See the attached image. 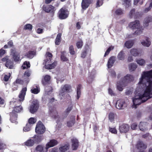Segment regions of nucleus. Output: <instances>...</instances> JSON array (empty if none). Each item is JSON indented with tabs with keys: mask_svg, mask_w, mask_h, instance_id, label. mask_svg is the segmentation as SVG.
<instances>
[{
	"mask_svg": "<svg viewBox=\"0 0 152 152\" xmlns=\"http://www.w3.org/2000/svg\"><path fill=\"white\" fill-rule=\"evenodd\" d=\"M5 53L6 51L5 50L2 48L0 50V57H2L5 54Z\"/></svg>",
	"mask_w": 152,
	"mask_h": 152,
	"instance_id": "052dcab7",
	"label": "nucleus"
},
{
	"mask_svg": "<svg viewBox=\"0 0 152 152\" xmlns=\"http://www.w3.org/2000/svg\"><path fill=\"white\" fill-rule=\"evenodd\" d=\"M109 131L111 132L112 133L116 134H117V132L116 129L115 128H111L109 127Z\"/></svg>",
	"mask_w": 152,
	"mask_h": 152,
	"instance_id": "4d7b16f0",
	"label": "nucleus"
},
{
	"mask_svg": "<svg viewBox=\"0 0 152 152\" xmlns=\"http://www.w3.org/2000/svg\"><path fill=\"white\" fill-rule=\"evenodd\" d=\"M103 4V1L102 0H97L96 4V7H98L102 6Z\"/></svg>",
	"mask_w": 152,
	"mask_h": 152,
	"instance_id": "5fc2aeb1",
	"label": "nucleus"
},
{
	"mask_svg": "<svg viewBox=\"0 0 152 152\" xmlns=\"http://www.w3.org/2000/svg\"><path fill=\"white\" fill-rule=\"evenodd\" d=\"M125 58V53L122 50L118 54L117 56L118 58L121 60H124Z\"/></svg>",
	"mask_w": 152,
	"mask_h": 152,
	"instance_id": "7c9ffc66",
	"label": "nucleus"
},
{
	"mask_svg": "<svg viewBox=\"0 0 152 152\" xmlns=\"http://www.w3.org/2000/svg\"><path fill=\"white\" fill-rule=\"evenodd\" d=\"M58 143L57 141L55 139L50 140L46 145L45 149H46V152H47L49 148L53 147L57 145Z\"/></svg>",
	"mask_w": 152,
	"mask_h": 152,
	"instance_id": "9d476101",
	"label": "nucleus"
},
{
	"mask_svg": "<svg viewBox=\"0 0 152 152\" xmlns=\"http://www.w3.org/2000/svg\"><path fill=\"white\" fill-rule=\"evenodd\" d=\"M142 44L145 46L148 47L151 44V42L149 40V38L148 37H146V41H144L141 42Z\"/></svg>",
	"mask_w": 152,
	"mask_h": 152,
	"instance_id": "f704fd0d",
	"label": "nucleus"
},
{
	"mask_svg": "<svg viewBox=\"0 0 152 152\" xmlns=\"http://www.w3.org/2000/svg\"><path fill=\"white\" fill-rule=\"evenodd\" d=\"M24 145L28 147H31L33 146L34 143L33 140L31 139H29L27 140L24 143Z\"/></svg>",
	"mask_w": 152,
	"mask_h": 152,
	"instance_id": "a878e982",
	"label": "nucleus"
},
{
	"mask_svg": "<svg viewBox=\"0 0 152 152\" xmlns=\"http://www.w3.org/2000/svg\"><path fill=\"white\" fill-rule=\"evenodd\" d=\"M140 21L138 20H135L134 22H131L129 24V27L132 29H136L139 27Z\"/></svg>",
	"mask_w": 152,
	"mask_h": 152,
	"instance_id": "f3484780",
	"label": "nucleus"
},
{
	"mask_svg": "<svg viewBox=\"0 0 152 152\" xmlns=\"http://www.w3.org/2000/svg\"><path fill=\"white\" fill-rule=\"evenodd\" d=\"M36 122V120L34 118H31L28 120V124L31 126L35 124Z\"/></svg>",
	"mask_w": 152,
	"mask_h": 152,
	"instance_id": "79ce46f5",
	"label": "nucleus"
},
{
	"mask_svg": "<svg viewBox=\"0 0 152 152\" xmlns=\"http://www.w3.org/2000/svg\"><path fill=\"white\" fill-rule=\"evenodd\" d=\"M31 127V126L27 123L26 126L24 127L23 130L25 132L29 131L30 130Z\"/></svg>",
	"mask_w": 152,
	"mask_h": 152,
	"instance_id": "603ef678",
	"label": "nucleus"
},
{
	"mask_svg": "<svg viewBox=\"0 0 152 152\" xmlns=\"http://www.w3.org/2000/svg\"><path fill=\"white\" fill-rule=\"evenodd\" d=\"M36 53L35 51H29L26 53V56L27 58L31 59L36 55Z\"/></svg>",
	"mask_w": 152,
	"mask_h": 152,
	"instance_id": "b1692460",
	"label": "nucleus"
},
{
	"mask_svg": "<svg viewBox=\"0 0 152 152\" xmlns=\"http://www.w3.org/2000/svg\"><path fill=\"white\" fill-rule=\"evenodd\" d=\"M30 64L29 61H25L22 66V69H24L30 67Z\"/></svg>",
	"mask_w": 152,
	"mask_h": 152,
	"instance_id": "58836bf2",
	"label": "nucleus"
},
{
	"mask_svg": "<svg viewBox=\"0 0 152 152\" xmlns=\"http://www.w3.org/2000/svg\"><path fill=\"white\" fill-rule=\"evenodd\" d=\"M59 116L58 115V113L57 111L55 110L54 112V113L53 115V117L54 118L56 119L58 118Z\"/></svg>",
	"mask_w": 152,
	"mask_h": 152,
	"instance_id": "338daca9",
	"label": "nucleus"
},
{
	"mask_svg": "<svg viewBox=\"0 0 152 152\" xmlns=\"http://www.w3.org/2000/svg\"><path fill=\"white\" fill-rule=\"evenodd\" d=\"M46 131V128L41 121H39L36 125L35 128L36 133L39 134H44Z\"/></svg>",
	"mask_w": 152,
	"mask_h": 152,
	"instance_id": "39448f33",
	"label": "nucleus"
},
{
	"mask_svg": "<svg viewBox=\"0 0 152 152\" xmlns=\"http://www.w3.org/2000/svg\"><path fill=\"white\" fill-rule=\"evenodd\" d=\"M123 82L121 80L120 81L118 82L117 83V88L118 90L120 91H122L123 89V87H124L126 86Z\"/></svg>",
	"mask_w": 152,
	"mask_h": 152,
	"instance_id": "4be33fe9",
	"label": "nucleus"
},
{
	"mask_svg": "<svg viewBox=\"0 0 152 152\" xmlns=\"http://www.w3.org/2000/svg\"><path fill=\"white\" fill-rule=\"evenodd\" d=\"M92 12L91 10L88 11L86 13V17L88 18H91L92 15Z\"/></svg>",
	"mask_w": 152,
	"mask_h": 152,
	"instance_id": "0e129e2a",
	"label": "nucleus"
},
{
	"mask_svg": "<svg viewBox=\"0 0 152 152\" xmlns=\"http://www.w3.org/2000/svg\"><path fill=\"white\" fill-rule=\"evenodd\" d=\"M15 82L16 83L19 84L20 85H23L24 83V81L19 79H17Z\"/></svg>",
	"mask_w": 152,
	"mask_h": 152,
	"instance_id": "bf43d9fd",
	"label": "nucleus"
},
{
	"mask_svg": "<svg viewBox=\"0 0 152 152\" xmlns=\"http://www.w3.org/2000/svg\"><path fill=\"white\" fill-rule=\"evenodd\" d=\"M115 61V57L114 56L111 57L109 59L107 62V66L109 68H111Z\"/></svg>",
	"mask_w": 152,
	"mask_h": 152,
	"instance_id": "412c9836",
	"label": "nucleus"
},
{
	"mask_svg": "<svg viewBox=\"0 0 152 152\" xmlns=\"http://www.w3.org/2000/svg\"><path fill=\"white\" fill-rule=\"evenodd\" d=\"M77 47L78 49L81 48L83 46V42L82 40H80L76 42Z\"/></svg>",
	"mask_w": 152,
	"mask_h": 152,
	"instance_id": "49530a36",
	"label": "nucleus"
},
{
	"mask_svg": "<svg viewBox=\"0 0 152 152\" xmlns=\"http://www.w3.org/2000/svg\"><path fill=\"white\" fill-rule=\"evenodd\" d=\"M135 9H132L130 11L129 13V17L131 18L133 17L135 19H137L140 16L139 12H135Z\"/></svg>",
	"mask_w": 152,
	"mask_h": 152,
	"instance_id": "a211bd4d",
	"label": "nucleus"
},
{
	"mask_svg": "<svg viewBox=\"0 0 152 152\" xmlns=\"http://www.w3.org/2000/svg\"><path fill=\"white\" fill-rule=\"evenodd\" d=\"M72 108V106H71L70 107H68V108L66 110L65 113H66V116L65 117H66L69 113L70 111L71 110Z\"/></svg>",
	"mask_w": 152,
	"mask_h": 152,
	"instance_id": "6e6d98bb",
	"label": "nucleus"
},
{
	"mask_svg": "<svg viewBox=\"0 0 152 152\" xmlns=\"http://www.w3.org/2000/svg\"><path fill=\"white\" fill-rule=\"evenodd\" d=\"M144 126L145 124L143 122H140V123L139 125V127L141 131L144 132L145 130L146 129Z\"/></svg>",
	"mask_w": 152,
	"mask_h": 152,
	"instance_id": "c03bdc74",
	"label": "nucleus"
},
{
	"mask_svg": "<svg viewBox=\"0 0 152 152\" xmlns=\"http://www.w3.org/2000/svg\"><path fill=\"white\" fill-rule=\"evenodd\" d=\"M69 145L68 144L60 147L59 149L61 152H65L66 151L69 149Z\"/></svg>",
	"mask_w": 152,
	"mask_h": 152,
	"instance_id": "473e14b6",
	"label": "nucleus"
},
{
	"mask_svg": "<svg viewBox=\"0 0 152 152\" xmlns=\"http://www.w3.org/2000/svg\"><path fill=\"white\" fill-rule=\"evenodd\" d=\"M115 118L114 114L113 113H110L109 115V119L111 122L114 121Z\"/></svg>",
	"mask_w": 152,
	"mask_h": 152,
	"instance_id": "8fccbe9b",
	"label": "nucleus"
},
{
	"mask_svg": "<svg viewBox=\"0 0 152 152\" xmlns=\"http://www.w3.org/2000/svg\"><path fill=\"white\" fill-rule=\"evenodd\" d=\"M50 77L49 75H46L43 76L41 81L42 84L44 86L48 85L50 83Z\"/></svg>",
	"mask_w": 152,
	"mask_h": 152,
	"instance_id": "2eb2a0df",
	"label": "nucleus"
},
{
	"mask_svg": "<svg viewBox=\"0 0 152 152\" xmlns=\"http://www.w3.org/2000/svg\"><path fill=\"white\" fill-rule=\"evenodd\" d=\"M41 134H35L32 137L34 143L38 144L40 143L44 139V136Z\"/></svg>",
	"mask_w": 152,
	"mask_h": 152,
	"instance_id": "ddd939ff",
	"label": "nucleus"
},
{
	"mask_svg": "<svg viewBox=\"0 0 152 152\" xmlns=\"http://www.w3.org/2000/svg\"><path fill=\"white\" fill-rule=\"evenodd\" d=\"M144 79L146 80L147 82L148 83V85L146 87L143 94H139L136 95L135 97L133 99V104L132 106V108H136L137 105L146 102L152 97V70L143 72L138 83L139 86L141 85L144 86L143 83V80Z\"/></svg>",
	"mask_w": 152,
	"mask_h": 152,
	"instance_id": "f257e3e1",
	"label": "nucleus"
},
{
	"mask_svg": "<svg viewBox=\"0 0 152 152\" xmlns=\"http://www.w3.org/2000/svg\"><path fill=\"white\" fill-rule=\"evenodd\" d=\"M126 106L125 102L123 100H118L116 104V107L119 109H122Z\"/></svg>",
	"mask_w": 152,
	"mask_h": 152,
	"instance_id": "4468645a",
	"label": "nucleus"
},
{
	"mask_svg": "<svg viewBox=\"0 0 152 152\" xmlns=\"http://www.w3.org/2000/svg\"><path fill=\"white\" fill-rule=\"evenodd\" d=\"M87 55V51L86 50L83 51L81 54V57L83 58H84L86 57Z\"/></svg>",
	"mask_w": 152,
	"mask_h": 152,
	"instance_id": "680f3d73",
	"label": "nucleus"
},
{
	"mask_svg": "<svg viewBox=\"0 0 152 152\" xmlns=\"http://www.w3.org/2000/svg\"><path fill=\"white\" fill-rule=\"evenodd\" d=\"M23 108L21 105H18L17 106H15L12 112L15 113L16 114L19 113L22 110Z\"/></svg>",
	"mask_w": 152,
	"mask_h": 152,
	"instance_id": "c756f323",
	"label": "nucleus"
},
{
	"mask_svg": "<svg viewBox=\"0 0 152 152\" xmlns=\"http://www.w3.org/2000/svg\"><path fill=\"white\" fill-rule=\"evenodd\" d=\"M75 118L74 117L73 119L70 121H68L67 122V126L68 127H72L75 124Z\"/></svg>",
	"mask_w": 152,
	"mask_h": 152,
	"instance_id": "4c0bfd02",
	"label": "nucleus"
},
{
	"mask_svg": "<svg viewBox=\"0 0 152 152\" xmlns=\"http://www.w3.org/2000/svg\"><path fill=\"white\" fill-rule=\"evenodd\" d=\"M33 28L32 25L30 24H27L24 27L23 29L28 30L30 31L32 30Z\"/></svg>",
	"mask_w": 152,
	"mask_h": 152,
	"instance_id": "37998d69",
	"label": "nucleus"
},
{
	"mask_svg": "<svg viewBox=\"0 0 152 152\" xmlns=\"http://www.w3.org/2000/svg\"><path fill=\"white\" fill-rule=\"evenodd\" d=\"M71 146L73 150H76L79 145V140L77 138L74 137L71 139Z\"/></svg>",
	"mask_w": 152,
	"mask_h": 152,
	"instance_id": "6e6552de",
	"label": "nucleus"
},
{
	"mask_svg": "<svg viewBox=\"0 0 152 152\" xmlns=\"http://www.w3.org/2000/svg\"><path fill=\"white\" fill-rule=\"evenodd\" d=\"M133 40H129L126 42L124 46L128 48H130L132 47L134 44Z\"/></svg>",
	"mask_w": 152,
	"mask_h": 152,
	"instance_id": "bb28decb",
	"label": "nucleus"
},
{
	"mask_svg": "<svg viewBox=\"0 0 152 152\" xmlns=\"http://www.w3.org/2000/svg\"><path fill=\"white\" fill-rule=\"evenodd\" d=\"M72 91V86L68 84H65L62 86L59 91V95L63 97L65 96L68 97L71 99V97L67 93H70Z\"/></svg>",
	"mask_w": 152,
	"mask_h": 152,
	"instance_id": "7ed1b4c3",
	"label": "nucleus"
},
{
	"mask_svg": "<svg viewBox=\"0 0 152 152\" xmlns=\"http://www.w3.org/2000/svg\"><path fill=\"white\" fill-rule=\"evenodd\" d=\"M136 148L138 149H145L147 147V145L142 141H138L136 145Z\"/></svg>",
	"mask_w": 152,
	"mask_h": 152,
	"instance_id": "aec40b11",
	"label": "nucleus"
},
{
	"mask_svg": "<svg viewBox=\"0 0 152 152\" xmlns=\"http://www.w3.org/2000/svg\"><path fill=\"white\" fill-rule=\"evenodd\" d=\"M137 65L134 63L130 64L129 65V69L130 71H134L137 68Z\"/></svg>",
	"mask_w": 152,
	"mask_h": 152,
	"instance_id": "c9c22d12",
	"label": "nucleus"
},
{
	"mask_svg": "<svg viewBox=\"0 0 152 152\" xmlns=\"http://www.w3.org/2000/svg\"><path fill=\"white\" fill-rule=\"evenodd\" d=\"M14 46L12 40H10L7 42V45H5L4 46V48L5 49H7L8 48H12Z\"/></svg>",
	"mask_w": 152,
	"mask_h": 152,
	"instance_id": "e433bc0d",
	"label": "nucleus"
},
{
	"mask_svg": "<svg viewBox=\"0 0 152 152\" xmlns=\"http://www.w3.org/2000/svg\"><path fill=\"white\" fill-rule=\"evenodd\" d=\"M130 52L132 55L134 56H137L139 54L137 50L134 48L130 50Z\"/></svg>",
	"mask_w": 152,
	"mask_h": 152,
	"instance_id": "ea45409f",
	"label": "nucleus"
},
{
	"mask_svg": "<svg viewBox=\"0 0 152 152\" xmlns=\"http://www.w3.org/2000/svg\"><path fill=\"white\" fill-rule=\"evenodd\" d=\"M69 52L71 55H73L75 54V51L74 50V46L72 45H71L69 46Z\"/></svg>",
	"mask_w": 152,
	"mask_h": 152,
	"instance_id": "a18cd8bd",
	"label": "nucleus"
},
{
	"mask_svg": "<svg viewBox=\"0 0 152 152\" xmlns=\"http://www.w3.org/2000/svg\"><path fill=\"white\" fill-rule=\"evenodd\" d=\"M36 88H33L31 90V91L32 93L34 94H37L40 92V89L39 88L36 86Z\"/></svg>",
	"mask_w": 152,
	"mask_h": 152,
	"instance_id": "a19ab883",
	"label": "nucleus"
},
{
	"mask_svg": "<svg viewBox=\"0 0 152 152\" xmlns=\"http://www.w3.org/2000/svg\"><path fill=\"white\" fill-rule=\"evenodd\" d=\"M46 55L49 58L48 59V60H50L51 61L52 60V54L49 52H47L46 53Z\"/></svg>",
	"mask_w": 152,
	"mask_h": 152,
	"instance_id": "e2e57ef3",
	"label": "nucleus"
},
{
	"mask_svg": "<svg viewBox=\"0 0 152 152\" xmlns=\"http://www.w3.org/2000/svg\"><path fill=\"white\" fill-rule=\"evenodd\" d=\"M137 126V124L136 123L132 124L131 126V128L133 130L136 129Z\"/></svg>",
	"mask_w": 152,
	"mask_h": 152,
	"instance_id": "69168bd1",
	"label": "nucleus"
},
{
	"mask_svg": "<svg viewBox=\"0 0 152 152\" xmlns=\"http://www.w3.org/2000/svg\"><path fill=\"white\" fill-rule=\"evenodd\" d=\"M27 90V88L26 87L23 88L20 91L18 96L19 99H16L14 101L11 102V104L14 105L15 106L20 105L21 104V102H22L24 99Z\"/></svg>",
	"mask_w": 152,
	"mask_h": 152,
	"instance_id": "f03ea898",
	"label": "nucleus"
},
{
	"mask_svg": "<svg viewBox=\"0 0 152 152\" xmlns=\"http://www.w3.org/2000/svg\"><path fill=\"white\" fill-rule=\"evenodd\" d=\"M114 49V47L112 46H111L108 48L107 49V50L106 51L105 53L104 54V56L105 57L107 56L108 55L110 51L112 50H113Z\"/></svg>",
	"mask_w": 152,
	"mask_h": 152,
	"instance_id": "09e8293b",
	"label": "nucleus"
},
{
	"mask_svg": "<svg viewBox=\"0 0 152 152\" xmlns=\"http://www.w3.org/2000/svg\"><path fill=\"white\" fill-rule=\"evenodd\" d=\"M151 22H152V17L151 16H149L146 17L145 19L144 26H147L148 25V23Z\"/></svg>",
	"mask_w": 152,
	"mask_h": 152,
	"instance_id": "393cba45",
	"label": "nucleus"
},
{
	"mask_svg": "<svg viewBox=\"0 0 152 152\" xmlns=\"http://www.w3.org/2000/svg\"><path fill=\"white\" fill-rule=\"evenodd\" d=\"M91 3V0H82L81 7L83 9L86 10Z\"/></svg>",
	"mask_w": 152,
	"mask_h": 152,
	"instance_id": "6ab92c4d",
	"label": "nucleus"
},
{
	"mask_svg": "<svg viewBox=\"0 0 152 152\" xmlns=\"http://www.w3.org/2000/svg\"><path fill=\"white\" fill-rule=\"evenodd\" d=\"M10 121L12 123H14L17 120L18 115L15 113L11 112L10 113Z\"/></svg>",
	"mask_w": 152,
	"mask_h": 152,
	"instance_id": "5701e85b",
	"label": "nucleus"
},
{
	"mask_svg": "<svg viewBox=\"0 0 152 152\" xmlns=\"http://www.w3.org/2000/svg\"><path fill=\"white\" fill-rule=\"evenodd\" d=\"M129 126L127 124H123L119 126V129L121 133H126L129 130Z\"/></svg>",
	"mask_w": 152,
	"mask_h": 152,
	"instance_id": "dca6fc26",
	"label": "nucleus"
},
{
	"mask_svg": "<svg viewBox=\"0 0 152 152\" xmlns=\"http://www.w3.org/2000/svg\"><path fill=\"white\" fill-rule=\"evenodd\" d=\"M93 81V78L90 77H88L87 80V82L89 84L91 83Z\"/></svg>",
	"mask_w": 152,
	"mask_h": 152,
	"instance_id": "774afa93",
	"label": "nucleus"
},
{
	"mask_svg": "<svg viewBox=\"0 0 152 152\" xmlns=\"http://www.w3.org/2000/svg\"><path fill=\"white\" fill-rule=\"evenodd\" d=\"M42 9L44 11L47 13L50 12L53 15L54 14L55 10L54 7L52 5H49L47 6H43L42 7Z\"/></svg>",
	"mask_w": 152,
	"mask_h": 152,
	"instance_id": "9b49d317",
	"label": "nucleus"
},
{
	"mask_svg": "<svg viewBox=\"0 0 152 152\" xmlns=\"http://www.w3.org/2000/svg\"><path fill=\"white\" fill-rule=\"evenodd\" d=\"M39 104L37 101H34L32 103L30 109V112L32 113L36 112L38 108Z\"/></svg>",
	"mask_w": 152,
	"mask_h": 152,
	"instance_id": "f8f14e48",
	"label": "nucleus"
},
{
	"mask_svg": "<svg viewBox=\"0 0 152 152\" xmlns=\"http://www.w3.org/2000/svg\"><path fill=\"white\" fill-rule=\"evenodd\" d=\"M136 62L138 64L141 66L144 65L145 64V61L142 59H137L136 60Z\"/></svg>",
	"mask_w": 152,
	"mask_h": 152,
	"instance_id": "3c124183",
	"label": "nucleus"
},
{
	"mask_svg": "<svg viewBox=\"0 0 152 152\" xmlns=\"http://www.w3.org/2000/svg\"><path fill=\"white\" fill-rule=\"evenodd\" d=\"M69 14L68 9L65 7H63L60 9L58 13V17L61 20H64L67 18Z\"/></svg>",
	"mask_w": 152,
	"mask_h": 152,
	"instance_id": "20e7f679",
	"label": "nucleus"
},
{
	"mask_svg": "<svg viewBox=\"0 0 152 152\" xmlns=\"http://www.w3.org/2000/svg\"><path fill=\"white\" fill-rule=\"evenodd\" d=\"M7 148L6 145L4 143L0 142V152L6 149Z\"/></svg>",
	"mask_w": 152,
	"mask_h": 152,
	"instance_id": "864d4df0",
	"label": "nucleus"
},
{
	"mask_svg": "<svg viewBox=\"0 0 152 152\" xmlns=\"http://www.w3.org/2000/svg\"><path fill=\"white\" fill-rule=\"evenodd\" d=\"M11 54L12 56V58L15 62H19L21 61L20 58V54L17 52L15 48H14L11 49Z\"/></svg>",
	"mask_w": 152,
	"mask_h": 152,
	"instance_id": "423d86ee",
	"label": "nucleus"
},
{
	"mask_svg": "<svg viewBox=\"0 0 152 152\" xmlns=\"http://www.w3.org/2000/svg\"><path fill=\"white\" fill-rule=\"evenodd\" d=\"M123 4L124 5L125 7L128 8L131 6V0H122Z\"/></svg>",
	"mask_w": 152,
	"mask_h": 152,
	"instance_id": "72a5a7b5",
	"label": "nucleus"
},
{
	"mask_svg": "<svg viewBox=\"0 0 152 152\" xmlns=\"http://www.w3.org/2000/svg\"><path fill=\"white\" fill-rule=\"evenodd\" d=\"M136 29H137V30L135 31L134 33L133 34V35H138L141 34L142 32V29H141L139 28Z\"/></svg>",
	"mask_w": 152,
	"mask_h": 152,
	"instance_id": "de8ad7c7",
	"label": "nucleus"
},
{
	"mask_svg": "<svg viewBox=\"0 0 152 152\" xmlns=\"http://www.w3.org/2000/svg\"><path fill=\"white\" fill-rule=\"evenodd\" d=\"M51 61L50 59L48 60V58L44 60L43 64L45 65L44 66L46 69H53L56 66L57 64L56 62H54L50 64H47L50 63Z\"/></svg>",
	"mask_w": 152,
	"mask_h": 152,
	"instance_id": "0eeeda50",
	"label": "nucleus"
},
{
	"mask_svg": "<svg viewBox=\"0 0 152 152\" xmlns=\"http://www.w3.org/2000/svg\"><path fill=\"white\" fill-rule=\"evenodd\" d=\"M115 13L117 15H120L123 14V12L121 9H119L116 10Z\"/></svg>",
	"mask_w": 152,
	"mask_h": 152,
	"instance_id": "13d9d810",
	"label": "nucleus"
},
{
	"mask_svg": "<svg viewBox=\"0 0 152 152\" xmlns=\"http://www.w3.org/2000/svg\"><path fill=\"white\" fill-rule=\"evenodd\" d=\"M60 56L61 59L63 61H69L68 58L66 57L65 54L66 53L65 51H61V52Z\"/></svg>",
	"mask_w": 152,
	"mask_h": 152,
	"instance_id": "c85d7f7f",
	"label": "nucleus"
},
{
	"mask_svg": "<svg viewBox=\"0 0 152 152\" xmlns=\"http://www.w3.org/2000/svg\"><path fill=\"white\" fill-rule=\"evenodd\" d=\"M5 66L10 69H12L13 67V62L9 60L7 61L5 64Z\"/></svg>",
	"mask_w": 152,
	"mask_h": 152,
	"instance_id": "cd10ccee",
	"label": "nucleus"
},
{
	"mask_svg": "<svg viewBox=\"0 0 152 152\" xmlns=\"http://www.w3.org/2000/svg\"><path fill=\"white\" fill-rule=\"evenodd\" d=\"M61 33H59L57 34L55 40L56 45H59L60 44L61 41Z\"/></svg>",
	"mask_w": 152,
	"mask_h": 152,
	"instance_id": "2f4dec72",
	"label": "nucleus"
},
{
	"mask_svg": "<svg viewBox=\"0 0 152 152\" xmlns=\"http://www.w3.org/2000/svg\"><path fill=\"white\" fill-rule=\"evenodd\" d=\"M134 79V77L133 75L128 74L124 77L122 78L121 80L126 85L128 83L133 81Z\"/></svg>",
	"mask_w": 152,
	"mask_h": 152,
	"instance_id": "1a4fd4ad",
	"label": "nucleus"
}]
</instances>
